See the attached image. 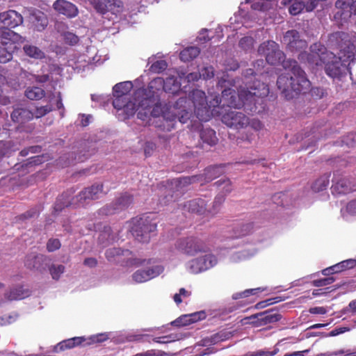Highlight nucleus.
<instances>
[{"mask_svg": "<svg viewBox=\"0 0 356 356\" xmlns=\"http://www.w3.org/2000/svg\"><path fill=\"white\" fill-rule=\"evenodd\" d=\"M269 90L268 86L259 81L252 83L248 81L245 86H240L236 94L232 88H224L221 97L216 95L207 103L204 91L193 90L189 95V99L180 97L173 104L169 103L161 108L157 104L158 96H154L152 101H147V89L139 88L135 93L134 99L138 101L136 105L138 118L145 121L149 116L159 117L161 115L167 122H173L177 119L184 124L191 118L193 113L201 121H209L212 116L218 113L216 108L222 102V106L240 108L244 106L252 112L256 111L255 104L259 99L266 97Z\"/></svg>", "mask_w": 356, "mask_h": 356, "instance_id": "nucleus-1", "label": "nucleus"}, {"mask_svg": "<svg viewBox=\"0 0 356 356\" xmlns=\"http://www.w3.org/2000/svg\"><path fill=\"white\" fill-rule=\"evenodd\" d=\"M258 54L266 57L268 63L275 65L284 63V67L291 69L277 78V85L287 99H293L300 92H305L310 87V82L305 72L294 60L284 62L285 55L279 48L278 44L273 40L261 43L258 48Z\"/></svg>", "mask_w": 356, "mask_h": 356, "instance_id": "nucleus-2", "label": "nucleus"}, {"mask_svg": "<svg viewBox=\"0 0 356 356\" xmlns=\"http://www.w3.org/2000/svg\"><path fill=\"white\" fill-rule=\"evenodd\" d=\"M339 47L338 56L333 53L329 54V58L324 63L326 74L332 78H337L342 74L355 58L353 47L346 41L344 44L339 43Z\"/></svg>", "mask_w": 356, "mask_h": 356, "instance_id": "nucleus-3", "label": "nucleus"}, {"mask_svg": "<svg viewBox=\"0 0 356 356\" xmlns=\"http://www.w3.org/2000/svg\"><path fill=\"white\" fill-rule=\"evenodd\" d=\"M133 83L131 81H124L115 84L113 88L115 99L113 102L114 108L118 111H121L125 115V118L132 116L136 112V105L138 101L134 99L136 90L131 98L127 94L132 89Z\"/></svg>", "mask_w": 356, "mask_h": 356, "instance_id": "nucleus-4", "label": "nucleus"}, {"mask_svg": "<svg viewBox=\"0 0 356 356\" xmlns=\"http://www.w3.org/2000/svg\"><path fill=\"white\" fill-rule=\"evenodd\" d=\"M130 232L135 238L142 243L149 242L151 233L156 229V222L150 216H143L132 220Z\"/></svg>", "mask_w": 356, "mask_h": 356, "instance_id": "nucleus-5", "label": "nucleus"}, {"mask_svg": "<svg viewBox=\"0 0 356 356\" xmlns=\"http://www.w3.org/2000/svg\"><path fill=\"white\" fill-rule=\"evenodd\" d=\"M180 88V83L177 78L172 76L164 80L161 77L154 79L149 82L147 88V101H152L154 96H159V92L161 90L166 92L175 93Z\"/></svg>", "mask_w": 356, "mask_h": 356, "instance_id": "nucleus-6", "label": "nucleus"}, {"mask_svg": "<svg viewBox=\"0 0 356 356\" xmlns=\"http://www.w3.org/2000/svg\"><path fill=\"white\" fill-rule=\"evenodd\" d=\"M329 54H332V52L327 51L323 45L321 43H314L310 47L309 54L300 53L298 58L307 61L310 65L322 66L329 58Z\"/></svg>", "mask_w": 356, "mask_h": 356, "instance_id": "nucleus-7", "label": "nucleus"}, {"mask_svg": "<svg viewBox=\"0 0 356 356\" xmlns=\"http://www.w3.org/2000/svg\"><path fill=\"white\" fill-rule=\"evenodd\" d=\"M331 190L333 194H346L356 190V179L352 176L334 173Z\"/></svg>", "mask_w": 356, "mask_h": 356, "instance_id": "nucleus-8", "label": "nucleus"}, {"mask_svg": "<svg viewBox=\"0 0 356 356\" xmlns=\"http://www.w3.org/2000/svg\"><path fill=\"white\" fill-rule=\"evenodd\" d=\"M90 4L103 16L109 13L116 16L122 11L124 6L121 0H90Z\"/></svg>", "mask_w": 356, "mask_h": 356, "instance_id": "nucleus-9", "label": "nucleus"}, {"mask_svg": "<svg viewBox=\"0 0 356 356\" xmlns=\"http://www.w3.org/2000/svg\"><path fill=\"white\" fill-rule=\"evenodd\" d=\"M105 256L108 261L122 263L126 266L136 265L139 261L133 257V254L129 250H122L118 248H112L106 250Z\"/></svg>", "mask_w": 356, "mask_h": 356, "instance_id": "nucleus-10", "label": "nucleus"}, {"mask_svg": "<svg viewBox=\"0 0 356 356\" xmlns=\"http://www.w3.org/2000/svg\"><path fill=\"white\" fill-rule=\"evenodd\" d=\"M178 250L186 254H195L199 252H204L205 246L202 241L195 237L180 238L175 244Z\"/></svg>", "mask_w": 356, "mask_h": 356, "instance_id": "nucleus-11", "label": "nucleus"}, {"mask_svg": "<svg viewBox=\"0 0 356 356\" xmlns=\"http://www.w3.org/2000/svg\"><path fill=\"white\" fill-rule=\"evenodd\" d=\"M108 188L104 189V184L97 183L90 187L86 188L76 196L77 202L85 204L89 200L98 199L108 193Z\"/></svg>", "mask_w": 356, "mask_h": 356, "instance_id": "nucleus-12", "label": "nucleus"}, {"mask_svg": "<svg viewBox=\"0 0 356 356\" xmlns=\"http://www.w3.org/2000/svg\"><path fill=\"white\" fill-rule=\"evenodd\" d=\"M222 122L227 127L236 129H243L250 124L249 118L243 112L229 111L222 117Z\"/></svg>", "mask_w": 356, "mask_h": 356, "instance_id": "nucleus-13", "label": "nucleus"}, {"mask_svg": "<svg viewBox=\"0 0 356 356\" xmlns=\"http://www.w3.org/2000/svg\"><path fill=\"white\" fill-rule=\"evenodd\" d=\"M282 42L286 45L287 49L292 52L300 51L307 46L306 40L301 38L299 32L296 30L286 31L283 37Z\"/></svg>", "mask_w": 356, "mask_h": 356, "instance_id": "nucleus-14", "label": "nucleus"}, {"mask_svg": "<svg viewBox=\"0 0 356 356\" xmlns=\"http://www.w3.org/2000/svg\"><path fill=\"white\" fill-rule=\"evenodd\" d=\"M133 202V196L127 193L122 194L115 202L106 205L101 209V212L106 215H112L120 210L127 208Z\"/></svg>", "mask_w": 356, "mask_h": 356, "instance_id": "nucleus-15", "label": "nucleus"}, {"mask_svg": "<svg viewBox=\"0 0 356 356\" xmlns=\"http://www.w3.org/2000/svg\"><path fill=\"white\" fill-rule=\"evenodd\" d=\"M22 15L15 10H9L0 13V26L13 29L22 24Z\"/></svg>", "mask_w": 356, "mask_h": 356, "instance_id": "nucleus-16", "label": "nucleus"}, {"mask_svg": "<svg viewBox=\"0 0 356 356\" xmlns=\"http://www.w3.org/2000/svg\"><path fill=\"white\" fill-rule=\"evenodd\" d=\"M30 29L36 31H42L48 25V19L44 13L40 10H32L28 17Z\"/></svg>", "mask_w": 356, "mask_h": 356, "instance_id": "nucleus-17", "label": "nucleus"}, {"mask_svg": "<svg viewBox=\"0 0 356 356\" xmlns=\"http://www.w3.org/2000/svg\"><path fill=\"white\" fill-rule=\"evenodd\" d=\"M31 294L28 289H24L23 286H17L10 288L3 296H0V304L24 299Z\"/></svg>", "mask_w": 356, "mask_h": 356, "instance_id": "nucleus-18", "label": "nucleus"}, {"mask_svg": "<svg viewBox=\"0 0 356 356\" xmlns=\"http://www.w3.org/2000/svg\"><path fill=\"white\" fill-rule=\"evenodd\" d=\"M53 8L58 13L67 17H74L78 15L76 6L67 0H56L53 4Z\"/></svg>", "mask_w": 356, "mask_h": 356, "instance_id": "nucleus-19", "label": "nucleus"}, {"mask_svg": "<svg viewBox=\"0 0 356 356\" xmlns=\"http://www.w3.org/2000/svg\"><path fill=\"white\" fill-rule=\"evenodd\" d=\"M206 314L204 311H200L188 314H184L172 322V325L175 326H185L191 323H193L198 321L204 319Z\"/></svg>", "mask_w": 356, "mask_h": 356, "instance_id": "nucleus-20", "label": "nucleus"}, {"mask_svg": "<svg viewBox=\"0 0 356 356\" xmlns=\"http://www.w3.org/2000/svg\"><path fill=\"white\" fill-rule=\"evenodd\" d=\"M95 56L89 57L86 54L77 57L72 65L73 68L78 72L92 70L93 68Z\"/></svg>", "mask_w": 356, "mask_h": 356, "instance_id": "nucleus-21", "label": "nucleus"}, {"mask_svg": "<svg viewBox=\"0 0 356 356\" xmlns=\"http://www.w3.org/2000/svg\"><path fill=\"white\" fill-rule=\"evenodd\" d=\"M207 202L205 200L202 198H197L187 202L185 204V207L192 212L196 213L200 215L207 214Z\"/></svg>", "mask_w": 356, "mask_h": 356, "instance_id": "nucleus-22", "label": "nucleus"}, {"mask_svg": "<svg viewBox=\"0 0 356 356\" xmlns=\"http://www.w3.org/2000/svg\"><path fill=\"white\" fill-rule=\"evenodd\" d=\"M11 118L13 122L24 123L33 118V111L26 109L19 108L15 109L11 114Z\"/></svg>", "mask_w": 356, "mask_h": 356, "instance_id": "nucleus-23", "label": "nucleus"}, {"mask_svg": "<svg viewBox=\"0 0 356 356\" xmlns=\"http://www.w3.org/2000/svg\"><path fill=\"white\" fill-rule=\"evenodd\" d=\"M200 136L203 144L209 147L215 145L218 141L215 131L210 128L202 129Z\"/></svg>", "mask_w": 356, "mask_h": 356, "instance_id": "nucleus-24", "label": "nucleus"}, {"mask_svg": "<svg viewBox=\"0 0 356 356\" xmlns=\"http://www.w3.org/2000/svg\"><path fill=\"white\" fill-rule=\"evenodd\" d=\"M0 41V63H6L12 59L13 49L15 47V44L11 42H5Z\"/></svg>", "mask_w": 356, "mask_h": 356, "instance_id": "nucleus-25", "label": "nucleus"}, {"mask_svg": "<svg viewBox=\"0 0 356 356\" xmlns=\"http://www.w3.org/2000/svg\"><path fill=\"white\" fill-rule=\"evenodd\" d=\"M10 28H6L2 26L0 28V41L3 42L2 44H5V42L13 43L18 40L20 37L19 35L15 32L11 31Z\"/></svg>", "mask_w": 356, "mask_h": 356, "instance_id": "nucleus-26", "label": "nucleus"}, {"mask_svg": "<svg viewBox=\"0 0 356 356\" xmlns=\"http://www.w3.org/2000/svg\"><path fill=\"white\" fill-rule=\"evenodd\" d=\"M187 270L193 274H197L207 270V266L204 263H202L200 257L193 259L186 264Z\"/></svg>", "mask_w": 356, "mask_h": 356, "instance_id": "nucleus-27", "label": "nucleus"}, {"mask_svg": "<svg viewBox=\"0 0 356 356\" xmlns=\"http://www.w3.org/2000/svg\"><path fill=\"white\" fill-rule=\"evenodd\" d=\"M85 339L83 337H73L67 340H64L58 343L55 347V351L58 352L65 348H72L76 345L81 344Z\"/></svg>", "mask_w": 356, "mask_h": 356, "instance_id": "nucleus-28", "label": "nucleus"}, {"mask_svg": "<svg viewBox=\"0 0 356 356\" xmlns=\"http://www.w3.org/2000/svg\"><path fill=\"white\" fill-rule=\"evenodd\" d=\"M238 65L237 63H234L232 67H227L226 70H236V69H238ZM216 77L218 79V87H220V89H222L223 88L226 87V83H227L228 85H231V82L228 79L229 75L227 71L217 72Z\"/></svg>", "mask_w": 356, "mask_h": 356, "instance_id": "nucleus-29", "label": "nucleus"}, {"mask_svg": "<svg viewBox=\"0 0 356 356\" xmlns=\"http://www.w3.org/2000/svg\"><path fill=\"white\" fill-rule=\"evenodd\" d=\"M223 172V168L221 165L209 167L205 170L204 173V180L207 182L211 181Z\"/></svg>", "mask_w": 356, "mask_h": 356, "instance_id": "nucleus-30", "label": "nucleus"}, {"mask_svg": "<svg viewBox=\"0 0 356 356\" xmlns=\"http://www.w3.org/2000/svg\"><path fill=\"white\" fill-rule=\"evenodd\" d=\"M200 53L197 47H189L184 49L180 53V59L184 62H188L196 58Z\"/></svg>", "mask_w": 356, "mask_h": 356, "instance_id": "nucleus-31", "label": "nucleus"}, {"mask_svg": "<svg viewBox=\"0 0 356 356\" xmlns=\"http://www.w3.org/2000/svg\"><path fill=\"white\" fill-rule=\"evenodd\" d=\"M23 49L26 56L35 59H42L45 56L44 53L34 45L26 44L24 46Z\"/></svg>", "mask_w": 356, "mask_h": 356, "instance_id": "nucleus-32", "label": "nucleus"}, {"mask_svg": "<svg viewBox=\"0 0 356 356\" xmlns=\"http://www.w3.org/2000/svg\"><path fill=\"white\" fill-rule=\"evenodd\" d=\"M352 0H337L335 7L341 12L344 18L350 17V6Z\"/></svg>", "mask_w": 356, "mask_h": 356, "instance_id": "nucleus-33", "label": "nucleus"}, {"mask_svg": "<svg viewBox=\"0 0 356 356\" xmlns=\"http://www.w3.org/2000/svg\"><path fill=\"white\" fill-rule=\"evenodd\" d=\"M330 175L325 174L317 179L312 186V189L314 192H320L327 188L330 182Z\"/></svg>", "mask_w": 356, "mask_h": 356, "instance_id": "nucleus-34", "label": "nucleus"}, {"mask_svg": "<svg viewBox=\"0 0 356 356\" xmlns=\"http://www.w3.org/2000/svg\"><path fill=\"white\" fill-rule=\"evenodd\" d=\"M224 201H225V195L218 194L215 197V199L212 203V207H209V209H207V214L211 215L212 216L217 214L220 211L221 206H222V203L224 202Z\"/></svg>", "mask_w": 356, "mask_h": 356, "instance_id": "nucleus-35", "label": "nucleus"}, {"mask_svg": "<svg viewBox=\"0 0 356 356\" xmlns=\"http://www.w3.org/2000/svg\"><path fill=\"white\" fill-rule=\"evenodd\" d=\"M113 241L114 236L112 234L111 228L110 227H105L98 236L99 243L102 245V246H106Z\"/></svg>", "mask_w": 356, "mask_h": 356, "instance_id": "nucleus-36", "label": "nucleus"}, {"mask_svg": "<svg viewBox=\"0 0 356 356\" xmlns=\"http://www.w3.org/2000/svg\"><path fill=\"white\" fill-rule=\"evenodd\" d=\"M25 95L29 99L38 100L42 99L44 96V91L42 88L39 87H29L26 90Z\"/></svg>", "mask_w": 356, "mask_h": 356, "instance_id": "nucleus-37", "label": "nucleus"}, {"mask_svg": "<svg viewBox=\"0 0 356 356\" xmlns=\"http://www.w3.org/2000/svg\"><path fill=\"white\" fill-rule=\"evenodd\" d=\"M197 179L196 177H184L173 180V183L177 188V191H182L184 187L195 182Z\"/></svg>", "mask_w": 356, "mask_h": 356, "instance_id": "nucleus-38", "label": "nucleus"}, {"mask_svg": "<svg viewBox=\"0 0 356 356\" xmlns=\"http://www.w3.org/2000/svg\"><path fill=\"white\" fill-rule=\"evenodd\" d=\"M65 270V267L62 264H53L49 267V273L54 280H58Z\"/></svg>", "mask_w": 356, "mask_h": 356, "instance_id": "nucleus-39", "label": "nucleus"}, {"mask_svg": "<svg viewBox=\"0 0 356 356\" xmlns=\"http://www.w3.org/2000/svg\"><path fill=\"white\" fill-rule=\"evenodd\" d=\"M72 204V200L65 194L59 197L55 204L54 209L56 211H61L64 207H68Z\"/></svg>", "mask_w": 356, "mask_h": 356, "instance_id": "nucleus-40", "label": "nucleus"}, {"mask_svg": "<svg viewBox=\"0 0 356 356\" xmlns=\"http://www.w3.org/2000/svg\"><path fill=\"white\" fill-rule=\"evenodd\" d=\"M305 7L303 1L300 0H293L291 6H289V11L290 14L296 15L300 13Z\"/></svg>", "mask_w": 356, "mask_h": 356, "instance_id": "nucleus-41", "label": "nucleus"}, {"mask_svg": "<svg viewBox=\"0 0 356 356\" xmlns=\"http://www.w3.org/2000/svg\"><path fill=\"white\" fill-rule=\"evenodd\" d=\"M133 280L136 283H142L147 281H149V277H147V274L145 270H138L136 271L132 275Z\"/></svg>", "mask_w": 356, "mask_h": 356, "instance_id": "nucleus-42", "label": "nucleus"}, {"mask_svg": "<svg viewBox=\"0 0 356 356\" xmlns=\"http://www.w3.org/2000/svg\"><path fill=\"white\" fill-rule=\"evenodd\" d=\"M145 271L149 277V280L159 276L163 271V267L160 265L154 266L147 269Z\"/></svg>", "mask_w": 356, "mask_h": 356, "instance_id": "nucleus-43", "label": "nucleus"}, {"mask_svg": "<svg viewBox=\"0 0 356 356\" xmlns=\"http://www.w3.org/2000/svg\"><path fill=\"white\" fill-rule=\"evenodd\" d=\"M53 110L51 105H45L38 107L35 108V111L33 112V118H40L46 114L49 113Z\"/></svg>", "mask_w": 356, "mask_h": 356, "instance_id": "nucleus-44", "label": "nucleus"}, {"mask_svg": "<svg viewBox=\"0 0 356 356\" xmlns=\"http://www.w3.org/2000/svg\"><path fill=\"white\" fill-rule=\"evenodd\" d=\"M264 291V289H261L260 287L256 289H246L243 292L234 293L233 295V298L236 300L242 298L248 297L250 296L256 294L257 291Z\"/></svg>", "mask_w": 356, "mask_h": 356, "instance_id": "nucleus-45", "label": "nucleus"}, {"mask_svg": "<svg viewBox=\"0 0 356 356\" xmlns=\"http://www.w3.org/2000/svg\"><path fill=\"white\" fill-rule=\"evenodd\" d=\"M264 291V289H261L260 287L256 289H246L243 292L234 293L233 295V298L236 300L242 298L248 297L250 296L256 294L257 291Z\"/></svg>", "mask_w": 356, "mask_h": 356, "instance_id": "nucleus-46", "label": "nucleus"}, {"mask_svg": "<svg viewBox=\"0 0 356 356\" xmlns=\"http://www.w3.org/2000/svg\"><path fill=\"white\" fill-rule=\"evenodd\" d=\"M215 184L225 193H229L232 190L231 181L228 179H220Z\"/></svg>", "mask_w": 356, "mask_h": 356, "instance_id": "nucleus-47", "label": "nucleus"}, {"mask_svg": "<svg viewBox=\"0 0 356 356\" xmlns=\"http://www.w3.org/2000/svg\"><path fill=\"white\" fill-rule=\"evenodd\" d=\"M168 67L166 61L163 60H159L154 63L150 67L151 70L155 73H161L164 71Z\"/></svg>", "mask_w": 356, "mask_h": 356, "instance_id": "nucleus-48", "label": "nucleus"}, {"mask_svg": "<svg viewBox=\"0 0 356 356\" xmlns=\"http://www.w3.org/2000/svg\"><path fill=\"white\" fill-rule=\"evenodd\" d=\"M200 257L202 263L204 262V264L207 266V270L213 267L217 264V259L213 254H209Z\"/></svg>", "mask_w": 356, "mask_h": 356, "instance_id": "nucleus-49", "label": "nucleus"}, {"mask_svg": "<svg viewBox=\"0 0 356 356\" xmlns=\"http://www.w3.org/2000/svg\"><path fill=\"white\" fill-rule=\"evenodd\" d=\"M254 40L252 37H244L239 42L240 47L245 51L251 49L254 45Z\"/></svg>", "mask_w": 356, "mask_h": 356, "instance_id": "nucleus-50", "label": "nucleus"}, {"mask_svg": "<svg viewBox=\"0 0 356 356\" xmlns=\"http://www.w3.org/2000/svg\"><path fill=\"white\" fill-rule=\"evenodd\" d=\"M251 255L246 250L234 252L230 259L233 262H238L249 258Z\"/></svg>", "mask_w": 356, "mask_h": 356, "instance_id": "nucleus-51", "label": "nucleus"}, {"mask_svg": "<svg viewBox=\"0 0 356 356\" xmlns=\"http://www.w3.org/2000/svg\"><path fill=\"white\" fill-rule=\"evenodd\" d=\"M334 278L332 277L315 280L313 281L312 284L316 287L324 286L329 284H331L334 282Z\"/></svg>", "mask_w": 356, "mask_h": 356, "instance_id": "nucleus-52", "label": "nucleus"}, {"mask_svg": "<svg viewBox=\"0 0 356 356\" xmlns=\"http://www.w3.org/2000/svg\"><path fill=\"white\" fill-rule=\"evenodd\" d=\"M21 76H23L24 77H27L29 78V80H31L32 78H35L36 81L38 82H40V83H44L46 81H47L49 80V75L47 74H44V75H42V76H35V75H33V74H29L26 71H23L21 74Z\"/></svg>", "mask_w": 356, "mask_h": 356, "instance_id": "nucleus-53", "label": "nucleus"}, {"mask_svg": "<svg viewBox=\"0 0 356 356\" xmlns=\"http://www.w3.org/2000/svg\"><path fill=\"white\" fill-rule=\"evenodd\" d=\"M200 75L204 79H209L214 76L213 68L211 66H207L202 68Z\"/></svg>", "mask_w": 356, "mask_h": 356, "instance_id": "nucleus-54", "label": "nucleus"}, {"mask_svg": "<svg viewBox=\"0 0 356 356\" xmlns=\"http://www.w3.org/2000/svg\"><path fill=\"white\" fill-rule=\"evenodd\" d=\"M190 296H191V291H188L186 290L185 289L181 288L179 289V292L178 293L175 294L173 298H174L175 302L177 304H179L182 302L181 297L187 298Z\"/></svg>", "mask_w": 356, "mask_h": 356, "instance_id": "nucleus-55", "label": "nucleus"}, {"mask_svg": "<svg viewBox=\"0 0 356 356\" xmlns=\"http://www.w3.org/2000/svg\"><path fill=\"white\" fill-rule=\"evenodd\" d=\"M64 40L66 43L74 45L78 42L79 38L75 34L67 32L64 34Z\"/></svg>", "mask_w": 356, "mask_h": 356, "instance_id": "nucleus-56", "label": "nucleus"}, {"mask_svg": "<svg viewBox=\"0 0 356 356\" xmlns=\"http://www.w3.org/2000/svg\"><path fill=\"white\" fill-rule=\"evenodd\" d=\"M60 247V243L58 239H49L47 244V248L49 252H54Z\"/></svg>", "mask_w": 356, "mask_h": 356, "instance_id": "nucleus-57", "label": "nucleus"}, {"mask_svg": "<svg viewBox=\"0 0 356 356\" xmlns=\"http://www.w3.org/2000/svg\"><path fill=\"white\" fill-rule=\"evenodd\" d=\"M280 319L281 315L277 313L267 314L264 317L266 323H274L280 321Z\"/></svg>", "mask_w": 356, "mask_h": 356, "instance_id": "nucleus-58", "label": "nucleus"}, {"mask_svg": "<svg viewBox=\"0 0 356 356\" xmlns=\"http://www.w3.org/2000/svg\"><path fill=\"white\" fill-rule=\"evenodd\" d=\"M341 265L343 270L351 269L356 266V260L353 259H346L341 261Z\"/></svg>", "mask_w": 356, "mask_h": 356, "instance_id": "nucleus-59", "label": "nucleus"}, {"mask_svg": "<svg viewBox=\"0 0 356 356\" xmlns=\"http://www.w3.org/2000/svg\"><path fill=\"white\" fill-rule=\"evenodd\" d=\"M41 150V147L40 146H32L29 147V148L24 149L20 152V155L22 156H25L29 154V152L31 153H36L39 152Z\"/></svg>", "mask_w": 356, "mask_h": 356, "instance_id": "nucleus-60", "label": "nucleus"}, {"mask_svg": "<svg viewBox=\"0 0 356 356\" xmlns=\"http://www.w3.org/2000/svg\"><path fill=\"white\" fill-rule=\"evenodd\" d=\"M17 316L16 314L10 315L8 316L2 317L0 318V325H6L13 323L17 319Z\"/></svg>", "mask_w": 356, "mask_h": 356, "instance_id": "nucleus-61", "label": "nucleus"}, {"mask_svg": "<svg viewBox=\"0 0 356 356\" xmlns=\"http://www.w3.org/2000/svg\"><path fill=\"white\" fill-rule=\"evenodd\" d=\"M346 211L350 215L356 216V199L350 201L347 204L346 207Z\"/></svg>", "mask_w": 356, "mask_h": 356, "instance_id": "nucleus-62", "label": "nucleus"}, {"mask_svg": "<svg viewBox=\"0 0 356 356\" xmlns=\"http://www.w3.org/2000/svg\"><path fill=\"white\" fill-rule=\"evenodd\" d=\"M91 115H86L84 114H81L79 116V124L86 127L89 124L90 122Z\"/></svg>", "mask_w": 356, "mask_h": 356, "instance_id": "nucleus-63", "label": "nucleus"}, {"mask_svg": "<svg viewBox=\"0 0 356 356\" xmlns=\"http://www.w3.org/2000/svg\"><path fill=\"white\" fill-rule=\"evenodd\" d=\"M345 142L348 145L351 146H353L355 144H356V133L349 134L346 136Z\"/></svg>", "mask_w": 356, "mask_h": 356, "instance_id": "nucleus-64", "label": "nucleus"}]
</instances>
